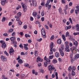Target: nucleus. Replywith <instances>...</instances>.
<instances>
[{
  "label": "nucleus",
  "instance_id": "nucleus-45",
  "mask_svg": "<svg viewBox=\"0 0 79 79\" xmlns=\"http://www.w3.org/2000/svg\"><path fill=\"white\" fill-rule=\"evenodd\" d=\"M23 27L24 29H26L27 27V25H25L23 26Z\"/></svg>",
  "mask_w": 79,
  "mask_h": 79
},
{
  "label": "nucleus",
  "instance_id": "nucleus-4",
  "mask_svg": "<svg viewBox=\"0 0 79 79\" xmlns=\"http://www.w3.org/2000/svg\"><path fill=\"white\" fill-rule=\"evenodd\" d=\"M73 45H76V48L77 47V45H78V42H77V41H75L74 39L73 40Z\"/></svg>",
  "mask_w": 79,
  "mask_h": 79
},
{
  "label": "nucleus",
  "instance_id": "nucleus-38",
  "mask_svg": "<svg viewBox=\"0 0 79 79\" xmlns=\"http://www.w3.org/2000/svg\"><path fill=\"white\" fill-rule=\"evenodd\" d=\"M37 15V12H35L33 13V15L34 16H35Z\"/></svg>",
  "mask_w": 79,
  "mask_h": 79
},
{
  "label": "nucleus",
  "instance_id": "nucleus-49",
  "mask_svg": "<svg viewBox=\"0 0 79 79\" xmlns=\"http://www.w3.org/2000/svg\"><path fill=\"white\" fill-rule=\"evenodd\" d=\"M24 66L26 67H29V64H25Z\"/></svg>",
  "mask_w": 79,
  "mask_h": 79
},
{
  "label": "nucleus",
  "instance_id": "nucleus-1",
  "mask_svg": "<svg viewBox=\"0 0 79 79\" xmlns=\"http://www.w3.org/2000/svg\"><path fill=\"white\" fill-rule=\"evenodd\" d=\"M41 33L42 35V37L43 38H46V35L45 34V29L44 28H42L41 30Z\"/></svg>",
  "mask_w": 79,
  "mask_h": 79
},
{
  "label": "nucleus",
  "instance_id": "nucleus-52",
  "mask_svg": "<svg viewBox=\"0 0 79 79\" xmlns=\"http://www.w3.org/2000/svg\"><path fill=\"white\" fill-rule=\"evenodd\" d=\"M5 19V17H3V18L2 19V22H4L5 21V19Z\"/></svg>",
  "mask_w": 79,
  "mask_h": 79
},
{
  "label": "nucleus",
  "instance_id": "nucleus-22",
  "mask_svg": "<svg viewBox=\"0 0 79 79\" xmlns=\"http://www.w3.org/2000/svg\"><path fill=\"white\" fill-rule=\"evenodd\" d=\"M61 48H59V51L60 50V49L61 50H64V45H61Z\"/></svg>",
  "mask_w": 79,
  "mask_h": 79
},
{
  "label": "nucleus",
  "instance_id": "nucleus-39",
  "mask_svg": "<svg viewBox=\"0 0 79 79\" xmlns=\"http://www.w3.org/2000/svg\"><path fill=\"white\" fill-rule=\"evenodd\" d=\"M55 75L56 77V79H58V73L57 72H56Z\"/></svg>",
  "mask_w": 79,
  "mask_h": 79
},
{
  "label": "nucleus",
  "instance_id": "nucleus-35",
  "mask_svg": "<svg viewBox=\"0 0 79 79\" xmlns=\"http://www.w3.org/2000/svg\"><path fill=\"white\" fill-rule=\"evenodd\" d=\"M55 38V36H54V35H52V36L51 37L50 40H53Z\"/></svg>",
  "mask_w": 79,
  "mask_h": 79
},
{
  "label": "nucleus",
  "instance_id": "nucleus-34",
  "mask_svg": "<svg viewBox=\"0 0 79 79\" xmlns=\"http://www.w3.org/2000/svg\"><path fill=\"white\" fill-rule=\"evenodd\" d=\"M44 66L45 67H47V65L48 64V63H47V62H44Z\"/></svg>",
  "mask_w": 79,
  "mask_h": 79
},
{
  "label": "nucleus",
  "instance_id": "nucleus-16",
  "mask_svg": "<svg viewBox=\"0 0 79 79\" xmlns=\"http://www.w3.org/2000/svg\"><path fill=\"white\" fill-rule=\"evenodd\" d=\"M55 56L56 58H58L60 56V54L58 52H56L55 53Z\"/></svg>",
  "mask_w": 79,
  "mask_h": 79
},
{
  "label": "nucleus",
  "instance_id": "nucleus-37",
  "mask_svg": "<svg viewBox=\"0 0 79 79\" xmlns=\"http://www.w3.org/2000/svg\"><path fill=\"white\" fill-rule=\"evenodd\" d=\"M69 20L71 24H73V20H72V19H71V18H69Z\"/></svg>",
  "mask_w": 79,
  "mask_h": 79
},
{
  "label": "nucleus",
  "instance_id": "nucleus-9",
  "mask_svg": "<svg viewBox=\"0 0 79 79\" xmlns=\"http://www.w3.org/2000/svg\"><path fill=\"white\" fill-rule=\"evenodd\" d=\"M24 46V48L26 50H27L29 49V48L27 47V46H28V44H23Z\"/></svg>",
  "mask_w": 79,
  "mask_h": 79
},
{
  "label": "nucleus",
  "instance_id": "nucleus-7",
  "mask_svg": "<svg viewBox=\"0 0 79 79\" xmlns=\"http://www.w3.org/2000/svg\"><path fill=\"white\" fill-rule=\"evenodd\" d=\"M73 54L71 53L70 55V58H71V61L72 63H73L74 62L73 61Z\"/></svg>",
  "mask_w": 79,
  "mask_h": 79
},
{
  "label": "nucleus",
  "instance_id": "nucleus-62",
  "mask_svg": "<svg viewBox=\"0 0 79 79\" xmlns=\"http://www.w3.org/2000/svg\"><path fill=\"white\" fill-rule=\"evenodd\" d=\"M0 43L1 44H5V43L4 41H0Z\"/></svg>",
  "mask_w": 79,
  "mask_h": 79
},
{
  "label": "nucleus",
  "instance_id": "nucleus-50",
  "mask_svg": "<svg viewBox=\"0 0 79 79\" xmlns=\"http://www.w3.org/2000/svg\"><path fill=\"white\" fill-rule=\"evenodd\" d=\"M44 11H43L41 12V16H44Z\"/></svg>",
  "mask_w": 79,
  "mask_h": 79
},
{
  "label": "nucleus",
  "instance_id": "nucleus-41",
  "mask_svg": "<svg viewBox=\"0 0 79 79\" xmlns=\"http://www.w3.org/2000/svg\"><path fill=\"white\" fill-rule=\"evenodd\" d=\"M36 40L38 42H41V41L42 40V38H41L40 39H37Z\"/></svg>",
  "mask_w": 79,
  "mask_h": 79
},
{
  "label": "nucleus",
  "instance_id": "nucleus-17",
  "mask_svg": "<svg viewBox=\"0 0 79 79\" xmlns=\"http://www.w3.org/2000/svg\"><path fill=\"white\" fill-rule=\"evenodd\" d=\"M79 13V8H78L76 10H75V13L77 15V14Z\"/></svg>",
  "mask_w": 79,
  "mask_h": 79
},
{
  "label": "nucleus",
  "instance_id": "nucleus-58",
  "mask_svg": "<svg viewBox=\"0 0 79 79\" xmlns=\"http://www.w3.org/2000/svg\"><path fill=\"white\" fill-rule=\"evenodd\" d=\"M35 23L36 24H40V22L38 21H36Z\"/></svg>",
  "mask_w": 79,
  "mask_h": 79
},
{
  "label": "nucleus",
  "instance_id": "nucleus-14",
  "mask_svg": "<svg viewBox=\"0 0 79 79\" xmlns=\"http://www.w3.org/2000/svg\"><path fill=\"white\" fill-rule=\"evenodd\" d=\"M32 2L34 6H37V2L36 1L32 0Z\"/></svg>",
  "mask_w": 79,
  "mask_h": 79
},
{
  "label": "nucleus",
  "instance_id": "nucleus-13",
  "mask_svg": "<svg viewBox=\"0 0 79 79\" xmlns=\"http://www.w3.org/2000/svg\"><path fill=\"white\" fill-rule=\"evenodd\" d=\"M2 47L3 48H5L6 47V44L5 43L2 44Z\"/></svg>",
  "mask_w": 79,
  "mask_h": 79
},
{
  "label": "nucleus",
  "instance_id": "nucleus-12",
  "mask_svg": "<svg viewBox=\"0 0 79 79\" xmlns=\"http://www.w3.org/2000/svg\"><path fill=\"white\" fill-rule=\"evenodd\" d=\"M14 50L13 48H11L10 49V50L9 51V53L10 55H11V53H13L14 52Z\"/></svg>",
  "mask_w": 79,
  "mask_h": 79
},
{
  "label": "nucleus",
  "instance_id": "nucleus-59",
  "mask_svg": "<svg viewBox=\"0 0 79 79\" xmlns=\"http://www.w3.org/2000/svg\"><path fill=\"white\" fill-rule=\"evenodd\" d=\"M5 76H4V75H3L2 76V79H7V78L6 77V78H5Z\"/></svg>",
  "mask_w": 79,
  "mask_h": 79
},
{
  "label": "nucleus",
  "instance_id": "nucleus-51",
  "mask_svg": "<svg viewBox=\"0 0 79 79\" xmlns=\"http://www.w3.org/2000/svg\"><path fill=\"white\" fill-rule=\"evenodd\" d=\"M65 47V48H69V46L68 45H66Z\"/></svg>",
  "mask_w": 79,
  "mask_h": 79
},
{
  "label": "nucleus",
  "instance_id": "nucleus-46",
  "mask_svg": "<svg viewBox=\"0 0 79 79\" xmlns=\"http://www.w3.org/2000/svg\"><path fill=\"white\" fill-rule=\"evenodd\" d=\"M15 35H16V33L15 32H13L11 34L12 36H15Z\"/></svg>",
  "mask_w": 79,
  "mask_h": 79
},
{
  "label": "nucleus",
  "instance_id": "nucleus-48",
  "mask_svg": "<svg viewBox=\"0 0 79 79\" xmlns=\"http://www.w3.org/2000/svg\"><path fill=\"white\" fill-rule=\"evenodd\" d=\"M12 44H17V42L16 41H13L12 42Z\"/></svg>",
  "mask_w": 79,
  "mask_h": 79
},
{
  "label": "nucleus",
  "instance_id": "nucleus-5",
  "mask_svg": "<svg viewBox=\"0 0 79 79\" xmlns=\"http://www.w3.org/2000/svg\"><path fill=\"white\" fill-rule=\"evenodd\" d=\"M79 58V54H77L73 58V61H75L76 59Z\"/></svg>",
  "mask_w": 79,
  "mask_h": 79
},
{
  "label": "nucleus",
  "instance_id": "nucleus-28",
  "mask_svg": "<svg viewBox=\"0 0 79 79\" xmlns=\"http://www.w3.org/2000/svg\"><path fill=\"white\" fill-rule=\"evenodd\" d=\"M13 32V29H10L8 31V32L9 33H11Z\"/></svg>",
  "mask_w": 79,
  "mask_h": 79
},
{
  "label": "nucleus",
  "instance_id": "nucleus-27",
  "mask_svg": "<svg viewBox=\"0 0 79 79\" xmlns=\"http://www.w3.org/2000/svg\"><path fill=\"white\" fill-rule=\"evenodd\" d=\"M40 57H39V56H38L37 58L36 62L38 63V61H40Z\"/></svg>",
  "mask_w": 79,
  "mask_h": 79
},
{
  "label": "nucleus",
  "instance_id": "nucleus-42",
  "mask_svg": "<svg viewBox=\"0 0 79 79\" xmlns=\"http://www.w3.org/2000/svg\"><path fill=\"white\" fill-rule=\"evenodd\" d=\"M72 69V67L71 66H69L68 68V70L69 71H71Z\"/></svg>",
  "mask_w": 79,
  "mask_h": 79
},
{
  "label": "nucleus",
  "instance_id": "nucleus-40",
  "mask_svg": "<svg viewBox=\"0 0 79 79\" xmlns=\"http://www.w3.org/2000/svg\"><path fill=\"white\" fill-rule=\"evenodd\" d=\"M59 11L60 14H61V13H62V10H61V7H60L59 9Z\"/></svg>",
  "mask_w": 79,
  "mask_h": 79
},
{
  "label": "nucleus",
  "instance_id": "nucleus-61",
  "mask_svg": "<svg viewBox=\"0 0 79 79\" xmlns=\"http://www.w3.org/2000/svg\"><path fill=\"white\" fill-rule=\"evenodd\" d=\"M45 28H46V29H48V26L47 25H45Z\"/></svg>",
  "mask_w": 79,
  "mask_h": 79
},
{
  "label": "nucleus",
  "instance_id": "nucleus-29",
  "mask_svg": "<svg viewBox=\"0 0 79 79\" xmlns=\"http://www.w3.org/2000/svg\"><path fill=\"white\" fill-rule=\"evenodd\" d=\"M52 44L50 45V48H52V49H53V43L52 42Z\"/></svg>",
  "mask_w": 79,
  "mask_h": 79
},
{
  "label": "nucleus",
  "instance_id": "nucleus-18",
  "mask_svg": "<svg viewBox=\"0 0 79 79\" xmlns=\"http://www.w3.org/2000/svg\"><path fill=\"white\" fill-rule=\"evenodd\" d=\"M76 30L77 31H79V25L77 24L76 26Z\"/></svg>",
  "mask_w": 79,
  "mask_h": 79
},
{
  "label": "nucleus",
  "instance_id": "nucleus-15",
  "mask_svg": "<svg viewBox=\"0 0 79 79\" xmlns=\"http://www.w3.org/2000/svg\"><path fill=\"white\" fill-rule=\"evenodd\" d=\"M15 39H16L15 37H12L10 38V40L11 41H14V40H15Z\"/></svg>",
  "mask_w": 79,
  "mask_h": 79
},
{
  "label": "nucleus",
  "instance_id": "nucleus-21",
  "mask_svg": "<svg viewBox=\"0 0 79 79\" xmlns=\"http://www.w3.org/2000/svg\"><path fill=\"white\" fill-rule=\"evenodd\" d=\"M18 62L19 64H22L23 63V61L22 60L19 59L18 60Z\"/></svg>",
  "mask_w": 79,
  "mask_h": 79
},
{
  "label": "nucleus",
  "instance_id": "nucleus-3",
  "mask_svg": "<svg viewBox=\"0 0 79 79\" xmlns=\"http://www.w3.org/2000/svg\"><path fill=\"white\" fill-rule=\"evenodd\" d=\"M48 70L49 71H53V70H54L55 69V68H53L52 65H49L48 67Z\"/></svg>",
  "mask_w": 79,
  "mask_h": 79
},
{
  "label": "nucleus",
  "instance_id": "nucleus-6",
  "mask_svg": "<svg viewBox=\"0 0 79 79\" xmlns=\"http://www.w3.org/2000/svg\"><path fill=\"white\" fill-rule=\"evenodd\" d=\"M1 59L3 61H6L7 60L6 58L4 56L2 55L1 57Z\"/></svg>",
  "mask_w": 79,
  "mask_h": 79
},
{
  "label": "nucleus",
  "instance_id": "nucleus-10",
  "mask_svg": "<svg viewBox=\"0 0 79 79\" xmlns=\"http://www.w3.org/2000/svg\"><path fill=\"white\" fill-rule=\"evenodd\" d=\"M59 51L60 52V55L62 56H64V52H63V50H62L61 49H60Z\"/></svg>",
  "mask_w": 79,
  "mask_h": 79
},
{
  "label": "nucleus",
  "instance_id": "nucleus-25",
  "mask_svg": "<svg viewBox=\"0 0 79 79\" xmlns=\"http://www.w3.org/2000/svg\"><path fill=\"white\" fill-rule=\"evenodd\" d=\"M52 63L54 64H55V63H57V60H56L55 59H53L52 60Z\"/></svg>",
  "mask_w": 79,
  "mask_h": 79
},
{
  "label": "nucleus",
  "instance_id": "nucleus-8",
  "mask_svg": "<svg viewBox=\"0 0 79 79\" xmlns=\"http://www.w3.org/2000/svg\"><path fill=\"white\" fill-rule=\"evenodd\" d=\"M6 0H1V3L2 5L4 6L5 3H6Z\"/></svg>",
  "mask_w": 79,
  "mask_h": 79
},
{
  "label": "nucleus",
  "instance_id": "nucleus-55",
  "mask_svg": "<svg viewBox=\"0 0 79 79\" xmlns=\"http://www.w3.org/2000/svg\"><path fill=\"white\" fill-rule=\"evenodd\" d=\"M4 53L5 55H7V56H8V55H9L8 54V53H7V52H6V51H5L4 52Z\"/></svg>",
  "mask_w": 79,
  "mask_h": 79
},
{
  "label": "nucleus",
  "instance_id": "nucleus-64",
  "mask_svg": "<svg viewBox=\"0 0 79 79\" xmlns=\"http://www.w3.org/2000/svg\"><path fill=\"white\" fill-rule=\"evenodd\" d=\"M21 55H25V53L24 52H22L21 53Z\"/></svg>",
  "mask_w": 79,
  "mask_h": 79
},
{
  "label": "nucleus",
  "instance_id": "nucleus-26",
  "mask_svg": "<svg viewBox=\"0 0 79 79\" xmlns=\"http://www.w3.org/2000/svg\"><path fill=\"white\" fill-rule=\"evenodd\" d=\"M62 38L64 41H66V38H65V35H62Z\"/></svg>",
  "mask_w": 79,
  "mask_h": 79
},
{
  "label": "nucleus",
  "instance_id": "nucleus-24",
  "mask_svg": "<svg viewBox=\"0 0 79 79\" xmlns=\"http://www.w3.org/2000/svg\"><path fill=\"white\" fill-rule=\"evenodd\" d=\"M76 49V47H72L70 48V50L73 52V51L74 50Z\"/></svg>",
  "mask_w": 79,
  "mask_h": 79
},
{
  "label": "nucleus",
  "instance_id": "nucleus-44",
  "mask_svg": "<svg viewBox=\"0 0 79 79\" xmlns=\"http://www.w3.org/2000/svg\"><path fill=\"white\" fill-rule=\"evenodd\" d=\"M53 58V56H50L49 57V59H50V60H52Z\"/></svg>",
  "mask_w": 79,
  "mask_h": 79
},
{
  "label": "nucleus",
  "instance_id": "nucleus-57",
  "mask_svg": "<svg viewBox=\"0 0 79 79\" xmlns=\"http://www.w3.org/2000/svg\"><path fill=\"white\" fill-rule=\"evenodd\" d=\"M8 34L7 33H4L3 34V35H4V36H5L6 37V36H8Z\"/></svg>",
  "mask_w": 79,
  "mask_h": 79
},
{
  "label": "nucleus",
  "instance_id": "nucleus-47",
  "mask_svg": "<svg viewBox=\"0 0 79 79\" xmlns=\"http://www.w3.org/2000/svg\"><path fill=\"white\" fill-rule=\"evenodd\" d=\"M19 47L20 48H23V46L22 45V44H20V45H19Z\"/></svg>",
  "mask_w": 79,
  "mask_h": 79
},
{
  "label": "nucleus",
  "instance_id": "nucleus-31",
  "mask_svg": "<svg viewBox=\"0 0 79 79\" xmlns=\"http://www.w3.org/2000/svg\"><path fill=\"white\" fill-rule=\"evenodd\" d=\"M53 49L51 48L50 49V55H52V54L53 53Z\"/></svg>",
  "mask_w": 79,
  "mask_h": 79
},
{
  "label": "nucleus",
  "instance_id": "nucleus-63",
  "mask_svg": "<svg viewBox=\"0 0 79 79\" xmlns=\"http://www.w3.org/2000/svg\"><path fill=\"white\" fill-rule=\"evenodd\" d=\"M69 45L70 47H73V44H72V43H69Z\"/></svg>",
  "mask_w": 79,
  "mask_h": 79
},
{
  "label": "nucleus",
  "instance_id": "nucleus-32",
  "mask_svg": "<svg viewBox=\"0 0 79 79\" xmlns=\"http://www.w3.org/2000/svg\"><path fill=\"white\" fill-rule=\"evenodd\" d=\"M69 36V33L68 32H67L65 35V37Z\"/></svg>",
  "mask_w": 79,
  "mask_h": 79
},
{
  "label": "nucleus",
  "instance_id": "nucleus-11",
  "mask_svg": "<svg viewBox=\"0 0 79 79\" xmlns=\"http://www.w3.org/2000/svg\"><path fill=\"white\" fill-rule=\"evenodd\" d=\"M51 2V0H48L47 1V3L45 4V7H47V6H48V4L50 3Z\"/></svg>",
  "mask_w": 79,
  "mask_h": 79
},
{
  "label": "nucleus",
  "instance_id": "nucleus-20",
  "mask_svg": "<svg viewBox=\"0 0 79 79\" xmlns=\"http://www.w3.org/2000/svg\"><path fill=\"white\" fill-rule=\"evenodd\" d=\"M57 43L58 44H61V40L60 39H58L57 40Z\"/></svg>",
  "mask_w": 79,
  "mask_h": 79
},
{
  "label": "nucleus",
  "instance_id": "nucleus-30",
  "mask_svg": "<svg viewBox=\"0 0 79 79\" xmlns=\"http://www.w3.org/2000/svg\"><path fill=\"white\" fill-rule=\"evenodd\" d=\"M72 76H75V75H76V73L73 70L72 71Z\"/></svg>",
  "mask_w": 79,
  "mask_h": 79
},
{
  "label": "nucleus",
  "instance_id": "nucleus-60",
  "mask_svg": "<svg viewBox=\"0 0 79 79\" xmlns=\"http://www.w3.org/2000/svg\"><path fill=\"white\" fill-rule=\"evenodd\" d=\"M51 6H52V5H48V10H50V8H51Z\"/></svg>",
  "mask_w": 79,
  "mask_h": 79
},
{
  "label": "nucleus",
  "instance_id": "nucleus-36",
  "mask_svg": "<svg viewBox=\"0 0 79 79\" xmlns=\"http://www.w3.org/2000/svg\"><path fill=\"white\" fill-rule=\"evenodd\" d=\"M65 51L66 52H70V50L69 49V48H65Z\"/></svg>",
  "mask_w": 79,
  "mask_h": 79
},
{
  "label": "nucleus",
  "instance_id": "nucleus-54",
  "mask_svg": "<svg viewBox=\"0 0 79 79\" xmlns=\"http://www.w3.org/2000/svg\"><path fill=\"white\" fill-rule=\"evenodd\" d=\"M22 24V23L21 22V21H20L19 22V25L21 26Z\"/></svg>",
  "mask_w": 79,
  "mask_h": 79
},
{
  "label": "nucleus",
  "instance_id": "nucleus-43",
  "mask_svg": "<svg viewBox=\"0 0 79 79\" xmlns=\"http://www.w3.org/2000/svg\"><path fill=\"white\" fill-rule=\"evenodd\" d=\"M74 35H79V32H74L73 33Z\"/></svg>",
  "mask_w": 79,
  "mask_h": 79
},
{
  "label": "nucleus",
  "instance_id": "nucleus-53",
  "mask_svg": "<svg viewBox=\"0 0 79 79\" xmlns=\"http://www.w3.org/2000/svg\"><path fill=\"white\" fill-rule=\"evenodd\" d=\"M73 70H74V71L76 70V67L74 66H73L72 67V71H73Z\"/></svg>",
  "mask_w": 79,
  "mask_h": 79
},
{
  "label": "nucleus",
  "instance_id": "nucleus-23",
  "mask_svg": "<svg viewBox=\"0 0 79 79\" xmlns=\"http://www.w3.org/2000/svg\"><path fill=\"white\" fill-rule=\"evenodd\" d=\"M22 15V14L21 12H19L18 13L17 15V17H19L20 16H21Z\"/></svg>",
  "mask_w": 79,
  "mask_h": 79
},
{
  "label": "nucleus",
  "instance_id": "nucleus-33",
  "mask_svg": "<svg viewBox=\"0 0 79 79\" xmlns=\"http://www.w3.org/2000/svg\"><path fill=\"white\" fill-rule=\"evenodd\" d=\"M35 56H38V54H37V51H35Z\"/></svg>",
  "mask_w": 79,
  "mask_h": 79
},
{
  "label": "nucleus",
  "instance_id": "nucleus-19",
  "mask_svg": "<svg viewBox=\"0 0 79 79\" xmlns=\"http://www.w3.org/2000/svg\"><path fill=\"white\" fill-rule=\"evenodd\" d=\"M46 62L48 63V64H50L51 60L49 59H47V60H46Z\"/></svg>",
  "mask_w": 79,
  "mask_h": 79
},
{
  "label": "nucleus",
  "instance_id": "nucleus-2",
  "mask_svg": "<svg viewBox=\"0 0 79 79\" xmlns=\"http://www.w3.org/2000/svg\"><path fill=\"white\" fill-rule=\"evenodd\" d=\"M21 5L22 6V8H23V11L24 12H26V10H27V6H26V5L23 3H21Z\"/></svg>",
  "mask_w": 79,
  "mask_h": 79
},
{
  "label": "nucleus",
  "instance_id": "nucleus-56",
  "mask_svg": "<svg viewBox=\"0 0 79 79\" xmlns=\"http://www.w3.org/2000/svg\"><path fill=\"white\" fill-rule=\"evenodd\" d=\"M13 24V22H10L9 23V26H11Z\"/></svg>",
  "mask_w": 79,
  "mask_h": 79
}]
</instances>
